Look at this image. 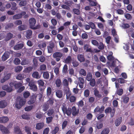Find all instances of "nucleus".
<instances>
[{
  "label": "nucleus",
  "mask_w": 134,
  "mask_h": 134,
  "mask_svg": "<svg viewBox=\"0 0 134 134\" xmlns=\"http://www.w3.org/2000/svg\"><path fill=\"white\" fill-rule=\"evenodd\" d=\"M27 83H28V85L29 86L30 89L34 91H36L37 90V87L36 84V83L34 80H30L29 78L26 79Z\"/></svg>",
  "instance_id": "f257e3e1"
},
{
  "label": "nucleus",
  "mask_w": 134,
  "mask_h": 134,
  "mask_svg": "<svg viewBox=\"0 0 134 134\" xmlns=\"http://www.w3.org/2000/svg\"><path fill=\"white\" fill-rule=\"evenodd\" d=\"M63 55V53L59 52H55L53 54V57L55 59L56 61L57 62L60 60Z\"/></svg>",
  "instance_id": "f03ea898"
},
{
  "label": "nucleus",
  "mask_w": 134,
  "mask_h": 134,
  "mask_svg": "<svg viewBox=\"0 0 134 134\" xmlns=\"http://www.w3.org/2000/svg\"><path fill=\"white\" fill-rule=\"evenodd\" d=\"M26 100L23 98H21L19 101V103H16L15 104L16 107L18 109L20 108L21 107L24 105L26 102Z\"/></svg>",
  "instance_id": "7ed1b4c3"
},
{
  "label": "nucleus",
  "mask_w": 134,
  "mask_h": 134,
  "mask_svg": "<svg viewBox=\"0 0 134 134\" xmlns=\"http://www.w3.org/2000/svg\"><path fill=\"white\" fill-rule=\"evenodd\" d=\"M10 82L9 83V86L8 85H5L2 86L3 90L6 91L7 92H10L13 90L12 86L10 85Z\"/></svg>",
  "instance_id": "20e7f679"
},
{
  "label": "nucleus",
  "mask_w": 134,
  "mask_h": 134,
  "mask_svg": "<svg viewBox=\"0 0 134 134\" xmlns=\"http://www.w3.org/2000/svg\"><path fill=\"white\" fill-rule=\"evenodd\" d=\"M10 85L12 86L13 87H14L15 89H17L22 86V84L20 82L17 83L16 81H13L10 82Z\"/></svg>",
  "instance_id": "39448f33"
},
{
  "label": "nucleus",
  "mask_w": 134,
  "mask_h": 134,
  "mask_svg": "<svg viewBox=\"0 0 134 134\" xmlns=\"http://www.w3.org/2000/svg\"><path fill=\"white\" fill-rule=\"evenodd\" d=\"M29 23L30 27L32 29L33 27L35 26L36 21L35 18H31L29 20Z\"/></svg>",
  "instance_id": "423d86ee"
},
{
  "label": "nucleus",
  "mask_w": 134,
  "mask_h": 134,
  "mask_svg": "<svg viewBox=\"0 0 134 134\" xmlns=\"http://www.w3.org/2000/svg\"><path fill=\"white\" fill-rule=\"evenodd\" d=\"M26 13L25 12H23L14 15L13 17V18L14 19H16L21 18H22L23 16L26 14Z\"/></svg>",
  "instance_id": "0eeeda50"
},
{
  "label": "nucleus",
  "mask_w": 134,
  "mask_h": 134,
  "mask_svg": "<svg viewBox=\"0 0 134 134\" xmlns=\"http://www.w3.org/2000/svg\"><path fill=\"white\" fill-rule=\"evenodd\" d=\"M11 74L8 73L5 75L3 78L1 79V82L3 83L9 79L11 77Z\"/></svg>",
  "instance_id": "6e6552de"
},
{
  "label": "nucleus",
  "mask_w": 134,
  "mask_h": 134,
  "mask_svg": "<svg viewBox=\"0 0 134 134\" xmlns=\"http://www.w3.org/2000/svg\"><path fill=\"white\" fill-rule=\"evenodd\" d=\"M0 130L3 134H8L10 133L9 130L3 125H0Z\"/></svg>",
  "instance_id": "1a4fd4ad"
},
{
  "label": "nucleus",
  "mask_w": 134,
  "mask_h": 134,
  "mask_svg": "<svg viewBox=\"0 0 134 134\" xmlns=\"http://www.w3.org/2000/svg\"><path fill=\"white\" fill-rule=\"evenodd\" d=\"M36 95H32L30 97V100L28 102V104L30 105L34 103L36 100Z\"/></svg>",
  "instance_id": "9d476101"
},
{
  "label": "nucleus",
  "mask_w": 134,
  "mask_h": 134,
  "mask_svg": "<svg viewBox=\"0 0 134 134\" xmlns=\"http://www.w3.org/2000/svg\"><path fill=\"white\" fill-rule=\"evenodd\" d=\"M8 102L5 100H3L0 101V108H4L8 105Z\"/></svg>",
  "instance_id": "9b49d317"
},
{
  "label": "nucleus",
  "mask_w": 134,
  "mask_h": 134,
  "mask_svg": "<svg viewBox=\"0 0 134 134\" xmlns=\"http://www.w3.org/2000/svg\"><path fill=\"white\" fill-rule=\"evenodd\" d=\"M71 109L72 110V114L73 116H76L79 114V109L77 110L75 106H74L72 107Z\"/></svg>",
  "instance_id": "f8f14e48"
},
{
  "label": "nucleus",
  "mask_w": 134,
  "mask_h": 134,
  "mask_svg": "<svg viewBox=\"0 0 134 134\" xmlns=\"http://www.w3.org/2000/svg\"><path fill=\"white\" fill-rule=\"evenodd\" d=\"M10 54L8 52H5L3 54L2 57V60L4 61L7 60L9 57Z\"/></svg>",
  "instance_id": "ddd939ff"
},
{
  "label": "nucleus",
  "mask_w": 134,
  "mask_h": 134,
  "mask_svg": "<svg viewBox=\"0 0 134 134\" xmlns=\"http://www.w3.org/2000/svg\"><path fill=\"white\" fill-rule=\"evenodd\" d=\"M104 109V106H102L100 108L99 106H97L95 109L94 111L95 112H99L100 113H102Z\"/></svg>",
  "instance_id": "4468645a"
},
{
  "label": "nucleus",
  "mask_w": 134,
  "mask_h": 134,
  "mask_svg": "<svg viewBox=\"0 0 134 134\" xmlns=\"http://www.w3.org/2000/svg\"><path fill=\"white\" fill-rule=\"evenodd\" d=\"M78 60L81 62H84L85 60L84 55L82 54H78L77 55Z\"/></svg>",
  "instance_id": "2eb2a0df"
},
{
  "label": "nucleus",
  "mask_w": 134,
  "mask_h": 134,
  "mask_svg": "<svg viewBox=\"0 0 134 134\" xmlns=\"http://www.w3.org/2000/svg\"><path fill=\"white\" fill-rule=\"evenodd\" d=\"M24 45L23 43H20L15 45L14 47V49L16 50H18L22 49L24 46Z\"/></svg>",
  "instance_id": "dca6fc26"
},
{
  "label": "nucleus",
  "mask_w": 134,
  "mask_h": 134,
  "mask_svg": "<svg viewBox=\"0 0 134 134\" xmlns=\"http://www.w3.org/2000/svg\"><path fill=\"white\" fill-rule=\"evenodd\" d=\"M94 94L96 97L100 98L102 97V95L99 93V91L98 90L97 88H95L94 90Z\"/></svg>",
  "instance_id": "f3484780"
},
{
  "label": "nucleus",
  "mask_w": 134,
  "mask_h": 134,
  "mask_svg": "<svg viewBox=\"0 0 134 134\" xmlns=\"http://www.w3.org/2000/svg\"><path fill=\"white\" fill-rule=\"evenodd\" d=\"M32 32L30 30H28L26 31V37L28 39L31 38Z\"/></svg>",
  "instance_id": "a211bd4d"
},
{
  "label": "nucleus",
  "mask_w": 134,
  "mask_h": 134,
  "mask_svg": "<svg viewBox=\"0 0 134 134\" xmlns=\"http://www.w3.org/2000/svg\"><path fill=\"white\" fill-rule=\"evenodd\" d=\"M121 98L122 102L125 104L127 103L129 100V97L127 95L123 96Z\"/></svg>",
  "instance_id": "6ab92c4d"
},
{
  "label": "nucleus",
  "mask_w": 134,
  "mask_h": 134,
  "mask_svg": "<svg viewBox=\"0 0 134 134\" xmlns=\"http://www.w3.org/2000/svg\"><path fill=\"white\" fill-rule=\"evenodd\" d=\"M44 124L43 122H39L36 124V129L37 130H40L43 127Z\"/></svg>",
  "instance_id": "aec40b11"
},
{
  "label": "nucleus",
  "mask_w": 134,
  "mask_h": 134,
  "mask_svg": "<svg viewBox=\"0 0 134 134\" xmlns=\"http://www.w3.org/2000/svg\"><path fill=\"white\" fill-rule=\"evenodd\" d=\"M46 46V44L45 42H41L38 44V47H39L40 48L43 50H44Z\"/></svg>",
  "instance_id": "412c9836"
},
{
  "label": "nucleus",
  "mask_w": 134,
  "mask_h": 134,
  "mask_svg": "<svg viewBox=\"0 0 134 134\" xmlns=\"http://www.w3.org/2000/svg\"><path fill=\"white\" fill-rule=\"evenodd\" d=\"M9 120L8 118L7 117L3 116L0 118V122L4 123L7 122Z\"/></svg>",
  "instance_id": "4be33fe9"
},
{
  "label": "nucleus",
  "mask_w": 134,
  "mask_h": 134,
  "mask_svg": "<svg viewBox=\"0 0 134 134\" xmlns=\"http://www.w3.org/2000/svg\"><path fill=\"white\" fill-rule=\"evenodd\" d=\"M32 76L34 78L36 79H39L40 78L41 76H39V73L37 71H35L32 74Z\"/></svg>",
  "instance_id": "5701e85b"
},
{
  "label": "nucleus",
  "mask_w": 134,
  "mask_h": 134,
  "mask_svg": "<svg viewBox=\"0 0 134 134\" xmlns=\"http://www.w3.org/2000/svg\"><path fill=\"white\" fill-rule=\"evenodd\" d=\"M18 30L20 31H21L26 30L27 29V27L26 25H21L18 27Z\"/></svg>",
  "instance_id": "b1692460"
},
{
  "label": "nucleus",
  "mask_w": 134,
  "mask_h": 134,
  "mask_svg": "<svg viewBox=\"0 0 134 134\" xmlns=\"http://www.w3.org/2000/svg\"><path fill=\"white\" fill-rule=\"evenodd\" d=\"M63 92L61 90H58L56 92V96L59 98H60L63 96Z\"/></svg>",
  "instance_id": "393cba45"
},
{
  "label": "nucleus",
  "mask_w": 134,
  "mask_h": 134,
  "mask_svg": "<svg viewBox=\"0 0 134 134\" xmlns=\"http://www.w3.org/2000/svg\"><path fill=\"white\" fill-rule=\"evenodd\" d=\"M89 84L92 87H94L96 85V82L94 78L92 79V80L89 81Z\"/></svg>",
  "instance_id": "a878e982"
},
{
  "label": "nucleus",
  "mask_w": 134,
  "mask_h": 134,
  "mask_svg": "<svg viewBox=\"0 0 134 134\" xmlns=\"http://www.w3.org/2000/svg\"><path fill=\"white\" fill-rule=\"evenodd\" d=\"M110 131L109 128L106 127L104 128L100 134H108Z\"/></svg>",
  "instance_id": "bb28decb"
},
{
  "label": "nucleus",
  "mask_w": 134,
  "mask_h": 134,
  "mask_svg": "<svg viewBox=\"0 0 134 134\" xmlns=\"http://www.w3.org/2000/svg\"><path fill=\"white\" fill-rule=\"evenodd\" d=\"M122 121V118H119L116 119L115 122V125L116 126H118L120 124Z\"/></svg>",
  "instance_id": "cd10ccee"
},
{
  "label": "nucleus",
  "mask_w": 134,
  "mask_h": 134,
  "mask_svg": "<svg viewBox=\"0 0 134 134\" xmlns=\"http://www.w3.org/2000/svg\"><path fill=\"white\" fill-rule=\"evenodd\" d=\"M30 64V62L28 59H25L22 60L21 63V64L23 65H27Z\"/></svg>",
  "instance_id": "c85d7f7f"
},
{
  "label": "nucleus",
  "mask_w": 134,
  "mask_h": 134,
  "mask_svg": "<svg viewBox=\"0 0 134 134\" xmlns=\"http://www.w3.org/2000/svg\"><path fill=\"white\" fill-rule=\"evenodd\" d=\"M13 35L10 32H9L7 34L5 39L7 41H8L11 39L13 37Z\"/></svg>",
  "instance_id": "c756f323"
},
{
  "label": "nucleus",
  "mask_w": 134,
  "mask_h": 134,
  "mask_svg": "<svg viewBox=\"0 0 134 134\" xmlns=\"http://www.w3.org/2000/svg\"><path fill=\"white\" fill-rule=\"evenodd\" d=\"M10 3L11 4V9L14 10H16L17 9V8L16 7V3L13 2H11Z\"/></svg>",
  "instance_id": "7c9ffc66"
},
{
  "label": "nucleus",
  "mask_w": 134,
  "mask_h": 134,
  "mask_svg": "<svg viewBox=\"0 0 134 134\" xmlns=\"http://www.w3.org/2000/svg\"><path fill=\"white\" fill-rule=\"evenodd\" d=\"M25 130L27 134H31V128L28 126H25Z\"/></svg>",
  "instance_id": "2f4dec72"
},
{
  "label": "nucleus",
  "mask_w": 134,
  "mask_h": 134,
  "mask_svg": "<svg viewBox=\"0 0 134 134\" xmlns=\"http://www.w3.org/2000/svg\"><path fill=\"white\" fill-rule=\"evenodd\" d=\"M110 54L107 56V59L109 61H112L114 60V57L113 56V53L112 52H109Z\"/></svg>",
  "instance_id": "473e14b6"
},
{
  "label": "nucleus",
  "mask_w": 134,
  "mask_h": 134,
  "mask_svg": "<svg viewBox=\"0 0 134 134\" xmlns=\"http://www.w3.org/2000/svg\"><path fill=\"white\" fill-rule=\"evenodd\" d=\"M43 77L44 79H48L49 78V74L48 72L46 71L43 73Z\"/></svg>",
  "instance_id": "72a5a7b5"
},
{
  "label": "nucleus",
  "mask_w": 134,
  "mask_h": 134,
  "mask_svg": "<svg viewBox=\"0 0 134 134\" xmlns=\"http://www.w3.org/2000/svg\"><path fill=\"white\" fill-rule=\"evenodd\" d=\"M97 46L99 49L102 50L104 49L105 45L103 44L102 42H100L98 43V45Z\"/></svg>",
  "instance_id": "f704fd0d"
},
{
  "label": "nucleus",
  "mask_w": 134,
  "mask_h": 134,
  "mask_svg": "<svg viewBox=\"0 0 134 134\" xmlns=\"http://www.w3.org/2000/svg\"><path fill=\"white\" fill-rule=\"evenodd\" d=\"M54 113V109L53 108H50L48 111L47 114L48 116H51Z\"/></svg>",
  "instance_id": "c9c22d12"
},
{
  "label": "nucleus",
  "mask_w": 134,
  "mask_h": 134,
  "mask_svg": "<svg viewBox=\"0 0 134 134\" xmlns=\"http://www.w3.org/2000/svg\"><path fill=\"white\" fill-rule=\"evenodd\" d=\"M27 4V1L26 0H23L20 1L19 3L20 7H23L26 5Z\"/></svg>",
  "instance_id": "e433bc0d"
},
{
  "label": "nucleus",
  "mask_w": 134,
  "mask_h": 134,
  "mask_svg": "<svg viewBox=\"0 0 134 134\" xmlns=\"http://www.w3.org/2000/svg\"><path fill=\"white\" fill-rule=\"evenodd\" d=\"M71 60L72 59L71 56H68L65 59V63L67 64L70 63Z\"/></svg>",
  "instance_id": "4c0bfd02"
},
{
  "label": "nucleus",
  "mask_w": 134,
  "mask_h": 134,
  "mask_svg": "<svg viewBox=\"0 0 134 134\" xmlns=\"http://www.w3.org/2000/svg\"><path fill=\"white\" fill-rule=\"evenodd\" d=\"M30 93L29 91H26L24 92L23 94V97L25 98H28L30 95Z\"/></svg>",
  "instance_id": "58836bf2"
},
{
  "label": "nucleus",
  "mask_w": 134,
  "mask_h": 134,
  "mask_svg": "<svg viewBox=\"0 0 134 134\" xmlns=\"http://www.w3.org/2000/svg\"><path fill=\"white\" fill-rule=\"evenodd\" d=\"M80 74L83 76H85L86 75V72L85 70L83 69H81L79 72Z\"/></svg>",
  "instance_id": "ea45409f"
},
{
  "label": "nucleus",
  "mask_w": 134,
  "mask_h": 134,
  "mask_svg": "<svg viewBox=\"0 0 134 134\" xmlns=\"http://www.w3.org/2000/svg\"><path fill=\"white\" fill-rule=\"evenodd\" d=\"M24 75L23 74H19L16 77L17 79L21 80L24 79Z\"/></svg>",
  "instance_id": "a19ab883"
},
{
  "label": "nucleus",
  "mask_w": 134,
  "mask_h": 134,
  "mask_svg": "<svg viewBox=\"0 0 134 134\" xmlns=\"http://www.w3.org/2000/svg\"><path fill=\"white\" fill-rule=\"evenodd\" d=\"M14 25L13 23H9L7 24L5 27V29H11L13 27Z\"/></svg>",
  "instance_id": "79ce46f5"
},
{
  "label": "nucleus",
  "mask_w": 134,
  "mask_h": 134,
  "mask_svg": "<svg viewBox=\"0 0 134 134\" xmlns=\"http://www.w3.org/2000/svg\"><path fill=\"white\" fill-rule=\"evenodd\" d=\"M71 108L69 107L64 113L66 114L68 116H70L71 115Z\"/></svg>",
  "instance_id": "37998d69"
},
{
  "label": "nucleus",
  "mask_w": 134,
  "mask_h": 134,
  "mask_svg": "<svg viewBox=\"0 0 134 134\" xmlns=\"http://www.w3.org/2000/svg\"><path fill=\"white\" fill-rule=\"evenodd\" d=\"M53 117L52 116H50L46 118V122L48 124L51 122L53 120Z\"/></svg>",
  "instance_id": "c03bdc74"
},
{
  "label": "nucleus",
  "mask_w": 134,
  "mask_h": 134,
  "mask_svg": "<svg viewBox=\"0 0 134 134\" xmlns=\"http://www.w3.org/2000/svg\"><path fill=\"white\" fill-rule=\"evenodd\" d=\"M92 75L91 72H89L88 73L86 79L88 81H89L92 79Z\"/></svg>",
  "instance_id": "a18cd8bd"
},
{
  "label": "nucleus",
  "mask_w": 134,
  "mask_h": 134,
  "mask_svg": "<svg viewBox=\"0 0 134 134\" xmlns=\"http://www.w3.org/2000/svg\"><path fill=\"white\" fill-rule=\"evenodd\" d=\"M21 61L20 59L18 58H15L14 60V63L16 65H17L21 64Z\"/></svg>",
  "instance_id": "49530a36"
},
{
  "label": "nucleus",
  "mask_w": 134,
  "mask_h": 134,
  "mask_svg": "<svg viewBox=\"0 0 134 134\" xmlns=\"http://www.w3.org/2000/svg\"><path fill=\"white\" fill-rule=\"evenodd\" d=\"M55 84L57 87H59L62 84L61 80L59 79H57L55 81Z\"/></svg>",
  "instance_id": "de8ad7c7"
},
{
  "label": "nucleus",
  "mask_w": 134,
  "mask_h": 134,
  "mask_svg": "<svg viewBox=\"0 0 134 134\" xmlns=\"http://www.w3.org/2000/svg\"><path fill=\"white\" fill-rule=\"evenodd\" d=\"M54 103V99L52 98H50L47 101L46 103L49 105H50L51 106L53 105Z\"/></svg>",
  "instance_id": "09e8293b"
},
{
  "label": "nucleus",
  "mask_w": 134,
  "mask_h": 134,
  "mask_svg": "<svg viewBox=\"0 0 134 134\" xmlns=\"http://www.w3.org/2000/svg\"><path fill=\"white\" fill-rule=\"evenodd\" d=\"M23 67L22 66H16L15 68V70L16 72H19L22 69Z\"/></svg>",
  "instance_id": "8fccbe9b"
},
{
  "label": "nucleus",
  "mask_w": 134,
  "mask_h": 134,
  "mask_svg": "<svg viewBox=\"0 0 134 134\" xmlns=\"http://www.w3.org/2000/svg\"><path fill=\"white\" fill-rule=\"evenodd\" d=\"M49 105L48 104L46 103H45L43 105V110L44 111H46L49 108Z\"/></svg>",
  "instance_id": "3c124183"
},
{
  "label": "nucleus",
  "mask_w": 134,
  "mask_h": 134,
  "mask_svg": "<svg viewBox=\"0 0 134 134\" xmlns=\"http://www.w3.org/2000/svg\"><path fill=\"white\" fill-rule=\"evenodd\" d=\"M103 124L100 122H97L96 124V127L98 129H100L102 128L103 127Z\"/></svg>",
  "instance_id": "603ef678"
},
{
  "label": "nucleus",
  "mask_w": 134,
  "mask_h": 134,
  "mask_svg": "<svg viewBox=\"0 0 134 134\" xmlns=\"http://www.w3.org/2000/svg\"><path fill=\"white\" fill-rule=\"evenodd\" d=\"M84 96L86 97H88L90 94V91L88 89H86L85 90L84 93Z\"/></svg>",
  "instance_id": "864d4df0"
},
{
  "label": "nucleus",
  "mask_w": 134,
  "mask_h": 134,
  "mask_svg": "<svg viewBox=\"0 0 134 134\" xmlns=\"http://www.w3.org/2000/svg\"><path fill=\"white\" fill-rule=\"evenodd\" d=\"M59 130V127L58 126L55 127L54 129L52 131V134H56L58 131Z\"/></svg>",
  "instance_id": "5fc2aeb1"
},
{
  "label": "nucleus",
  "mask_w": 134,
  "mask_h": 134,
  "mask_svg": "<svg viewBox=\"0 0 134 134\" xmlns=\"http://www.w3.org/2000/svg\"><path fill=\"white\" fill-rule=\"evenodd\" d=\"M37 82L39 87H43L44 86V83L42 80H39L37 81Z\"/></svg>",
  "instance_id": "6e6d98bb"
},
{
  "label": "nucleus",
  "mask_w": 134,
  "mask_h": 134,
  "mask_svg": "<svg viewBox=\"0 0 134 134\" xmlns=\"http://www.w3.org/2000/svg\"><path fill=\"white\" fill-rule=\"evenodd\" d=\"M46 68V65L43 64L40 65V70L41 71L45 70Z\"/></svg>",
  "instance_id": "4d7b16f0"
},
{
  "label": "nucleus",
  "mask_w": 134,
  "mask_h": 134,
  "mask_svg": "<svg viewBox=\"0 0 134 134\" xmlns=\"http://www.w3.org/2000/svg\"><path fill=\"white\" fill-rule=\"evenodd\" d=\"M72 11L75 14L79 15L80 14V12L79 9L74 8L72 9Z\"/></svg>",
  "instance_id": "13d9d810"
},
{
  "label": "nucleus",
  "mask_w": 134,
  "mask_h": 134,
  "mask_svg": "<svg viewBox=\"0 0 134 134\" xmlns=\"http://www.w3.org/2000/svg\"><path fill=\"white\" fill-rule=\"evenodd\" d=\"M64 3L68 6H70L72 4V1H66L65 2H64Z\"/></svg>",
  "instance_id": "bf43d9fd"
},
{
  "label": "nucleus",
  "mask_w": 134,
  "mask_h": 134,
  "mask_svg": "<svg viewBox=\"0 0 134 134\" xmlns=\"http://www.w3.org/2000/svg\"><path fill=\"white\" fill-rule=\"evenodd\" d=\"M64 86L66 87L68 86L69 85V82L68 80L66 79H64L62 82Z\"/></svg>",
  "instance_id": "052dcab7"
},
{
  "label": "nucleus",
  "mask_w": 134,
  "mask_h": 134,
  "mask_svg": "<svg viewBox=\"0 0 134 134\" xmlns=\"http://www.w3.org/2000/svg\"><path fill=\"white\" fill-rule=\"evenodd\" d=\"M123 92V90L122 88H119L117 91L116 93L119 96H121Z\"/></svg>",
  "instance_id": "680f3d73"
},
{
  "label": "nucleus",
  "mask_w": 134,
  "mask_h": 134,
  "mask_svg": "<svg viewBox=\"0 0 134 134\" xmlns=\"http://www.w3.org/2000/svg\"><path fill=\"white\" fill-rule=\"evenodd\" d=\"M51 22L53 26H55L57 24V21L56 19L53 18L51 20Z\"/></svg>",
  "instance_id": "e2e57ef3"
},
{
  "label": "nucleus",
  "mask_w": 134,
  "mask_h": 134,
  "mask_svg": "<svg viewBox=\"0 0 134 134\" xmlns=\"http://www.w3.org/2000/svg\"><path fill=\"white\" fill-rule=\"evenodd\" d=\"M33 107V106L30 105L25 107V110L26 111H28L31 110L32 109Z\"/></svg>",
  "instance_id": "0e129e2a"
},
{
  "label": "nucleus",
  "mask_w": 134,
  "mask_h": 134,
  "mask_svg": "<svg viewBox=\"0 0 134 134\" xmlns=\"http://www.w3.org/2000/svg\"><path fill=\"white\" fill-rule=\"evenodd\" d=\"M33 65L34 67H36L38 66V61L36 58H34L33 59Z\"/></svg>",
  "instance_id": "69168bd1"
},
{
  "label": "nucleus",
  "mask_w": 134,
  "mask_h": 134,
  "mask_svg": "<svg viewBox=\"0 0 134 134\" xmlns=\"http://www.w3.org/2000/svg\"><path fill=\"white\" fill-rule=\"evenodd\" d=\"M125 16L126 19L129 20H131L132 18L131 15L129 13L125 14Z\"/></svg>",
  "instance_id": "338daca9"
},
{
  "label": "nucleus",
  "mask_w": 134,
  "mask_h": 134,
  "mask_svg": "<svg viewBox=\"0 0 134 134\" xmlns=\"http://www.w3.org/2000/svg\"><path fill=\"white\" fill-rule=\"evenodd\" d=\"M90 25V28H91L92 29H95L96 27L95 24L92 22H90L88 23Z\"/></svg>",
  "instance_id": "774afa93"
}]
</instances>
